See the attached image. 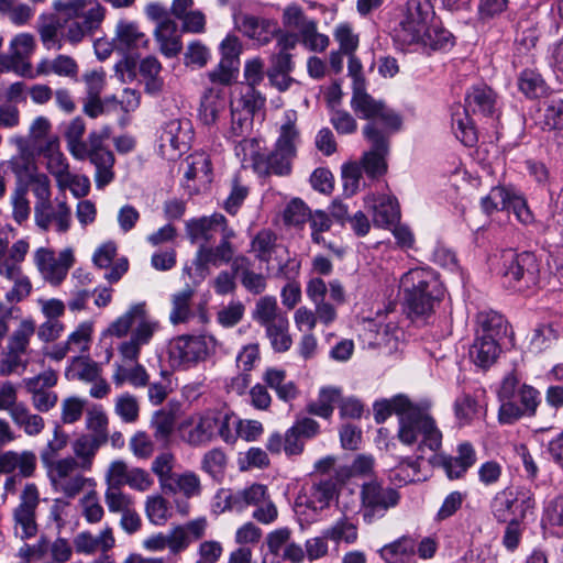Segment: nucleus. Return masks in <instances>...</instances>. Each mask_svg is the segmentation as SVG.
<instances>
[{
	"label": "nucleus",
	"mask_w": 563,
	"mask_h": 563,
	"mask_svg": "<svg viewBox=\"0 0 563 563\" xmlns=\"http://www.w3.org/2000/svg\"><path fill=\"white\" fill-rule=\"evenodd\" d=\"M542 526L563 532V495L548 500L543 507Z\"/></svg>",
	"instance_id": "09e8293b"
},
{
	"label": "nucleus",
	"mask_w": 563,
	"mask_h": 563,
	"mask_svg": "<svg viewBox=\"0 0 563 563\" xmlns=\"http://www.w3.org/2000/svg\"><path fill=\"white\" fill-rule=\"evenodd\" d=\"M63 23L56 14H42L37 21V32L43 45L48 49H60L64 37H62Z\"/></svg>",
	"instance_id": "393cba45"
},
{
	"label": "nucleus",
	"mask_w": 563,
	"mask_h": 563,
	"mask_svg": "<svg viewBox=\"0 0 563 563\" xmlns=\"http://www.w3.org/2000/svg\"><path fill=\"white\" fill-rule=\"evenodd\" d=\"M191 139L192 126L189 120H170L161 128L158 136L161 154L168 159H175L188 150Z\"/></svg>",
	"instance_id": "2eb2a0df"
},
{
	"label": "nucleus",
	"mask_w": 563,
	"mask_h": 563,
	"mask_svg": "<svg viewBox=\"0 0 563 563\" xmlns=\"http://www.w3.org/2000/svg\"><path fill=\"white\" fill-rule=\"evenodd\" d=\"M66 376L85 382H95L100 376V367L96 362L89 358L75 356L66 371Z\"/></svg>",
	"instance_id": "79ce46f5"
},
{
	"label": "nucleus",
	"mask_w": 563,
	"mask_h": 563,
	"mask_svg": "<svg viewBox=\"0 0 563 563\" xmlns=\"http://www.w3.org/2000/svg\"><path fill=\"white\" fill-rule=\"evenodd\" d=\"M175 427V417L165 410L156 411L151 420V428L156 441L167 443Z\"/></svg>",
	"instance_id": "de8ad7c7"
},
{
	"label": "nucleus",
	"mask_w": 563,
	"mask_h": 563,
	"mask_svg": "<svg viewBox=\"0 0 563 563\" xmlns=\"http://www.w3.org/2000/svg\"><path fill=\"white\" fill-rule=\"evenodd\" d=\"M243 45L235 34H228L219 45L221 59L216 70H239Z\"/></svg>",
	"instance_id": "bb28decb"
},
{
	"label": "nucleus",
	"mask_w": 563,
	"mask_h": 563,
	"mask_svg": "<svg viewBox=\"0 0 563 563\" xmlns=\"http://www.w3.org/2000/svg\"><path fill=\"white\" fill-rule=\"evenodd\" d=\"M534 506V496L529 489L518 488L514 492L506 488L496 493L490 501V511L498 522L506 523L512 518L525 519Z\"/></svg>",
	"instance_id": "f8f14e48"
},
{
	"label": "nucleus",
	"mask_w": 563,
	"mask_h": 563,
	"mask_svg": "<svg viewBox=\"0 0 563 563\" xmlns=\"http://www.w3.org/2000/svg\"><path fill=\"white\" fill-rule=\"evenodd\" d=\"M476 336H488L499 341L506 333V321L495 311H481L476 317Z\"/></svg>",
	"instance_id": "c756f323"
},
{
	"label": "nucleus",
	"mask_w": 563,
	"mask_h": 563,
	"mask_svg": "<svg viewBox=\"0 0 563 563\" xmlns=\"http://www.w3.org/2000/svg\"><path fill=\"white\" fill-rule=\"evenodd\" d=\"M10 417L27 435H37L44 429V419L38 415L31 413L24 404L14 407Z\"/></svg>",
	"instance_id": "f704fd0d"
},
{
	"label": "nucleus",
	"mask_w": 563,
	"mask_h": 563,
	"mask_svg": "<svg viewBox=\"0 0 563 563\" xmlns=\"http://www.w3.org/2000/svg\"><path fill=\"white\" fill-rule=\"evenodd\" d=\"M235 27L246 37L258 45L268 44L280 33L278 22L274 19L240 13L234 15Z\"/></svg>",
	"instance_id": "a211bd4d"
},
{
	"label": "nucleus",
	"mask_w": 563,
	"mask_h": 563,
	"mask_svg": "<svg viewBox=\"0 0 563 563\" xmlns=\"http://www.w3.org/2000/svg\"><path fill=\"white\" fill-rule=\"evenodd\" d=\"M516 400L520 402L519 406L523 415L532 417L540 404V393L532 386L522 385L518 390Z\"/></svg>",
	"instance_id": "13d9d810"
},
{
	"label": "nucleus",
	"mask_w": 563,
	"mask_h": 563,
	"mask_svg": "<svg viewBox=\"0 0 563 563\" xmlns=\"http://www.w3.org/2000/svg\"><path fill=\"white\" fill-rule=\"evenodd\" d=\"M324 538L336 543L344 541L345 543H354L357 540V528L347 517L343 516L333 526L327 528Z\"/></svg>",
	"instance_id": "a18cd8bd"
},
{
	"label": "nucleus",
	"mask_w": 563,
	"mask_h": 563,
	"mask_svg": "<svg viewBox=\"0 0 563 563\" xmlns=\"http://www.w3.org/2000/svg\"><path fill=\"white\" fill-rule=\"evenodd\" d=\"M394 132H386L377 126V121L368 122L363 128L364 137L369 142L371 148L362 157V165L366 175L378 178L387 172L386 157L389 154V139Z\"/></svg>",
	"instance_id": "9b49d317"
},
{
	"label": "nucleus",
	"mask_w": 563,
	"mask_h": 563,
	"mask_svg": "<svg viewBox=\"0 0 563 563\" xmlns=\"http://www.w3.org/2000/svg\"><path fill=\"white\" fill-rule=\"evenodd\" d=\"M35 333V325L30 320H23L10 335L0 361V375L9 376L24 372L29 365L26 358L30 340Z\"/></svg>",
	"instance_id": "9d476101"
},
{
	"label": "nucleus",
	"mask_w": 563,
	"mask_h": 563,
	"mask_svg": "<svg viewBox=\"0 0 563 563\" xmlns=\"http://www.w3.org/2000/svg\"><path fill=\"white\" fill-rule=\"evenodd\" d=\"M352 78L351 108L362 119L368 122L377 121V126L386 132H397L402 125L401 117L383 101L374 99L366 91L363 73H349Z\"/></svg>",
	"instance_id": "423d86ee"
},
{
	"label": "nucleus",
	"mask_w": 563,
	"mask_h": 563,
	"mask_svg": "<svg viewBox=\"0 0 563 563\" xmlns=\"http://www.w3.org/2000/svg\"><path fill=\"white\" fill-rule=\"evenodd\" d=\"M194 291L191 289H185L173 297V310L170 312V321L174 324L185 322L190 314L189 301L192 297Z\"/></svg>",
	"instance_id": "4d7b16f0"
},
{
	"label": "nucleus",
	"mask_w": 563,
	"mask_h": 563,
	"mask_svg": "<svg viewBox=\"0 0 563 563\" xmlns=\"http://www.w3.org/2000/svg\"><path fill=\"white\" fill-rule=\"evenodd\" d=\"M235 423L236 417L229 410H208L199 416L188 430L184 429L183 438L191 446L207 445L217 438H221L225 443H234Z\"/></svg>",
	"instance_id": "0eeeda50"
},
{
	"label": "nucleus",
	"mask_w": 563,
	"mask_h": 563,
	"mask_svg": "<svg viewBox=\"0 0 563 563\" xmlns=\"http://www.w3.org/2000/svg\"><path fill=\"white\" fill-rule=\"evenodd\" d=\"M417 539L405 534L385 544L378 550L379 556L385 563H417Z\"/></svg>",
	"instance_id": "412c9836"
},
{
	"label": "nucleus",
	"mask_w": 563,
	"mask_h": 563,
	"mask_svg": "<svg viewBox=\"0 0 563 563\" xmlns=\"http://www.w3.org/2000/svg\"><path fill=\"white\" fill-rule=\"evenodd\" d=\"M277 235L269 229H263L251 241V251L260 262L268 263L277 246Z\"/></svg>",
	"instance_id": "4c0bfd02"
},
{
	"label": "nucleus",
	"mask_w": 563,
	"mask_h": 563,
	"mask_svg": "<svg viewBox=\"0 0 563 563\" xmlns=\"http://www.w3.org/2000/svg\"><path fill=\"white\" fill-rule=\"evenodd\" d=\"M187 180L198 179L203 185L212 180V164L206 153H196L187 158V169L185 172Z\"/></svg>",
	"instance_id": "473e14b6"
},
{
	"label": "nucleus",
	"mask_w": 563,
	"mask_h": 563,
	"mask_svg": "<svg viewBox=\"0 0 563 563\" xmlns=\"http://www.w3.org/2000/svg\"><path fill=\"white\" fill-rule=\"evenodd\" d=\"M3 37L0 36V48ZM35 47L34 37L23 33L16 35L10 43L8 53L0 54V70H31L30 56Z\"/></svg>",
	"instance_id": "6ab92c4d"
},
{
	"label": "nucleus",
	"mask_w": 563,
	"mask_h": 563,
	"mask_svg": "<svg viewBox=\"0 0 563 563\" xmlns=\"http://www.w3.org/2000/svg\"><path fill=\"white\" fill-rule=\"evenodd\" d=\"M27 186L19 185L12 196L13 212L12 217L19 224L23 223L30 216L31 208L26 198Z\"/></svg>",
	"instance_id": "bf43d9fd"
},
{
	"label": "nucleus",
	"mask_w": 563,
	"mask_h": 563,
	"mask_svg": "<svg viewBox=\"0 0 563 563\" xmlns=\"http://www.w3.org/2000/svg\"><path fill=\"white\" fill-rule=\"evenodd\" d=\"M399 493L391 486L383 485L377 481H369L361 487V500L363 519L371 523L375 519L383 518L388 509L398 505Z\"/></svg>",
	"instance_id": "ddd939ff"
},
{
	"label": "nucleus",
	"mask_w": 563,
	"mask_h": 563,
	"mask_svg": "<svg viewBox=\"0 0 563 563\" xmlns=\"http://www.w3.org/2000/svg\"><path fill=\"white\" fill-rule=\"evenodd\" d=\"M40 494L35 484L29 483L20 496V504L13 510L15 527H21V539H30L37 533L36 509Z\"/></svg>",
	"instance_id": "f3484780"
},
{
	"label": "nucleus",
	"mask_w": 563,
	"mask_h": 563,
	"mask_svg": "<svg viewBox=\"0 0 563 563\" xmlns=\"http://www.w3.org/2000/svg\"><path fill=\"white\" fill-rule=\"evenodd\" d=\"M90 163L96 167V186L101 189L109 185L113 178L114 155L109 148L89 153Z\"/></svg>",
	"instance_id": "c85d7f7f"
},
{
	"label": "nucleus",
	"mask_w": 563,
	"mask_h": 563,
	"mask_svg": "<svg viewBox=\"0 0 563 563\" xmlns=\"http://www.w3.org/2000/svg\"><path fill=\"white\" fill-rule=\"evenodd\" d=\"M113 41L115 48L121 52L136 48L140 45L147 47L150 44V40L140 30L139 24L126 20H120L117 23Z\"/></svg>",
	"instance_id": "5701e85b"
},
{
	"label": "nucleus",
	"mask_w": 563,
	"mask_h": 563,
	"mask_svg": "<svg viewBox=\"0 0 563 563\" xmlns=\"http://www.w3.org/2000/svg\"><path fill=\"white\" fill-rule=\"evenodd\" d=\"M311 212L301 199L295 198L285 208L284 220L287 224L299 227L307 222Z\"/></svg>",
	"instance_id": "6e6d98bb"
},
{
	"label": "nucleus",
	"mask_w": 563,
	"mask_h": 563,
	"mask_svg": "<svg viewBox=\"0 0 563 563\" xmlns=\"http://www.w3.org/2000/svg\"><path fill=\"white\" fill-rule=\"evenodd\" d=\"M504 285L517 291L536 286L539 282L540 265L534 253L523 251L505 255Z\"/></svg>",
	"instance_id": "1a4fd4ad"
},
{
	"label": "nucleus",
	"mask_w": 563,
	"mask_h": 563,
	"mask_svg": "<svg viewBox=\"0 0 563 563\" xmlns=\"http://www.w3.org/2000/svg\"><path fill=\"white\" fill-rule=\"evenodd\" d=\"M500 353L497 340L488 336H476L471 349L470 356L472 361L482 368L492 366Z\"/></svg>",
	"instance_id": "a878e982"
},
{
	"label": "nucleus",
	"mask_w": 563,
	"mask_h": 563,
	"mask_svg": "<svg viewBox=\"0 0 563 563\" xmlns=\"http://www.w3.org/2000/svg\"><path fill=\"white\" fill-rule=\"evenodd\" d=\"M224 228H230L227 218L221 213H213L210 217L190 219L186 222V232L191 243L202 241L201 244L209 245L214 240V234L223 233Z\"/></svg>",
	"instance_id": "aec40b11"
},
{
	"label": "nucleus",
	"mask_w": 563,
	"mask_h": 563,
	"mask_svg": "<svg viewBox=\"0 0 563 563\" xmlns=\"http://www.w3.org/2000/svg\"><path fill=\"white\" fill-rule=\"evenodd\" d=\"M433 20L434 11L430 0H408L401 19L394 27V37L405 45L420 44Z\"/></svg>",
	"instance_id": "6e6552de"
},
{
	"label": "nucleus",
	"mask_w": 563,
	"mask_h": 563,
	"mask_svg": "<svg viewBox=\"0 0 563 563\" xmlns=\"http://www.w3.org/2000/svg\"><path fill=\"white\" fill-rule=\"evenodd\" d=\"M471 113L485 119L498 115L497 95L486 84L474 85L465 96L463 111H456L452 115L454 133L465 146H473L477 142L475 122Z\"/></svg>",
	"instance_id": "7ed1b4c3"
},
{
	"label": "nucleus",
	"mask_w": 563,
	"mask_h": 563,
	"mask_svg": "<svg viewBox=\"0 0 563 563\" xmlns=\"http://www.w3.org/2000/svg\"><path fill=\"white\" fill-rule=\"evenodd\" d=\"M397 409L404 412L399 420L398 439L406 445L418 444V451L423 452L427 446L431 451H438L442 444V433L438 429L434 419L429 415L430 402H412L409 398H400Z\"/></svg>",
	"instance_id": "f257e3e1"
},
{
	"label": "nucleus",
	"mask_w": 563,
	"mask_h": 563,
	"mask_svg": "<svg viewBox=\"0 0 563 563\" xmlns=\"http://www.w3.org/2000/svg\"><path fill=\"white\" fill-rule=\"evenodd\" d=\"M400 398H408L406 395H397L393 397L391 399H383L374 402L373 410H374V419L376 423H383L387 420L388 417L391 416V413H396L398 416V420L404 416V412H400L397 408L398 399Z\"/></svg>",
	"instance_id": "680f3d73"
},
{
	"label": "nucleus",
	"mask_w": 563,
	"mask_h": 563,
	"mask_svg": "<svg viewBox=\"0 0 563 563\" xmlns=\"http://www.w3.org/2000/svg\"><path fill=\"white\" fill-rule=\"evenodd\" d=\"M145 314V303L133 305L123 316L114 320L108 332L117 338L125 336L132 327Z\"/></svg>",
	"instance_id": "a19ab883"
},
{
	"label": "nucleus",
	"mask_w": 563,
	"mask_h": 563,
	"mask_svg": "<svg viewBox=\"0 0 563 563\" xmlns=\"http://www.w3.org/2000/svg\"><path fill=\"white\" fill-rule=\"evenodd\" d=\"M239 511L249 506H258L267 499V487L262 484H253L241 490H236Z\"/></svg>",
	"instance_id": "864d4df0"
},
{
	"label": "nucleus",
	"mask_w": 563,
	"mask_h": 563,
	"mask_svg": "<svg viewBox=\"0 0 563 563\" xmlns=\"http://www.w3.org/2000/svg\"><path fill=\"white\" fill-rule=\"evenodd\" d=\"M86 423L87 428L92 431L91 435L102 439L103 442L108 441V417L100 406H93L88 410Z\"/></svg>",
	"instance_id": "603ef678"
},
{
	"label": "nucleus",
	"mask_w": 563,
	"mask_h": 563,
	"mask_svg": "<svg viewBox=\"0 0 563 563\" xmlns=\"http://www.w3.org/2000/svg\"><path fill=\"white\" fill-rule=\"evenodd\" d=\"M145 509L148 519L155 525H164L169 516L168 503L159 495L148 497Z\"/></svg>",
	"instance_id": "052dcab7"
},
{
	"label": "nucleus",
	"mask_w": 563,
	"mask_h": 563,
	"mask_svg": "<svg viewBox=\"0 0 563 563\" xmlns=\"http://www.w3.org/2000/svg\"><path fill=\"white\" fill-rule=\"evenodd\" d=\"M307 221L311 229V241L314 244L324 243V239L321 234L331 229V217L323 210H314Z\"/></svg>",
	"instance_id": "5fc2aeb1"
},
{
	"label": "nucleus",
	"mask_w": 563,
	"mask_h": 563,
	"mask_svg": "<svg viewBox=\"0 0 563 563\" xmlns=\"http://www.w3.org/2000/svg\"><path fill=\"white\" fill-rule=\"evenodd\" d=\"M336 495V483L332 479H324L316 483L311 487V499L309 507L313 509H324L329 507L331 500Z\"/></svg>",
	"instance_id": "c03bdc74"
},
{
	"label": "nucleus",
	"mask_w": 563,
	"mask_h": 563,
	"mask_svg": "<svg viewBox=\"0 0 563 563\" xmlns=\"http://www.w3.org/2000/svg\"><path fill=\"white\" fill-rule=\"evenodd\" d=\"M420 44L433 51L448 49L454 45V36L434 19L428 25Z\"/></svg>",
	"instance_id": "2f4dec72"
},
{
	"label": "nucleus",
	"mask_w": 563,
	"mask_h": 563,
	"mask_svg": "<svg viewBox=\"0 0 563 563\" xmlns=\"http://www.w3.org/2000/svg\"><path fill=\"white\" fill-rule=\"evenodd\" d=\"M115 412L124 422H134L139 418V404L131 394H123L118 397L115 402Z\"/></svg>",
	"instance_id": "338daca9"
},
{
	"label": "nucleus",
	"mask_w": 563,
	"mask_h": 563,
	"mask_svg": "<svg viewBox=\"0 0 563 563\" xmlns=\"http://www.w3.org/2000/svg\"><path fill=\"white\" fill-rule=\"evenodd\" d=\"M137 65L139 70H162V65L155 56L148 55L139 62V56L133 53L125 54L114 65V70H135Z\"/></svg>",
	"instance_id": "3c124183"
},
{
	"label": "nucleus",
	"mask_w": 563,
	"mask_h": 563,
	"mask_svg": "<svg viewBox=\"0 0 563 563\" xmlns=\"http://www.w3.org/2000/svg\"><path fill=\"white\" fill-rule=\"evenodd\" d=\"M334 40L340 45L343 54H352L358 46V36L353 33L352 27L347 23L339 24L334 30Z\"/></svg>",
	"instance_id": "e2e57ef3"
},
{
	"label": "nucleus",
	"mask_w": 563,
	"mask_h": 563,
	"mask_svg": "<svg viewBox=\"0 0 563 563\" xmlns=\"http://www.w3.org/2000/svg\"><path fill=\"white\" fill-rule=\"evenodd\" d=\"M178 25L174 20H164L154 30V37L159 45L161 53L168 57H176L183 49Z\"/></svg>",
	"instance_id": "b1692460"
},
{
	"label": "nucleus",
	"mask_w": 563,
	"mask_h": 563,
	"mask_svg": "<svg viewBox=\"0 0 563 563\" xmlns=\"http://www.w3.org/2000/svg\"><path fill=\"white\" fill-rule=\"evenodd\" d=\"M476 462V452L470 442L457 445L456 456H443L441 466L450 479L462 478Z\"/></svg>",
	"instance_id": "4be33fe9"
},
{
	"label": "nucleus",
	"mask_w": 563,
	"mask_h": 563,
	"mask_svg": "<svg viewBox=\"0 0 563 563\" xmlns=\"http://www.w3.org/2000/svg\"><path fill=\"white\" fill-rule=\"evenodd\" d=\"M289 322L287 318H279L277 322L272 323L266 330V335L271 341L275 352L282 353L290 349L292 340L288 333Z\"/></svg>",
	"instance_id": "58836bf2"
},
{
	"label": "nucleus",
	"mask_w": 563,
	"mask_h": 563,
	"mask_svg": "<svg viewBox=\"0 0 563 563\" xmlns=\"http://www.w3.org/2000/svg\"><path fill=\"white\" fill-rule=\"evenodd\" d=\"M400 219V210L395 198L385 197L374 207L373 222L376 227L387 228Z\"/></svg>",
	"instance_id": "e433bc0d"
},
{
	"label": "nucleus",
	"mask_w": 563,
	"mask_h": 563,
	"mask_svg": "<svg viewBox=\"0 0 563 563\" xmlns=\"http://www.w3.org/2000/svg\"><path fill=\"white\" fill-rule=\"evenodd\" d=\"M104 443L102 439L95 438L91 434H82L74 441L73 450L75 455L80 459V468L85 471L91 468L92 459L99 448Z\"/></svg>",
	"instance_id": "72a5a7b5"
},
{
	"label": "nucleus",
	"mask_w": 563,
	"mask_h": 563,
	"mask_svg": "<svg viewBox=\"0 0 563 563\" xmlns=\"http://www.w3.org/2000/svg\"><path fill=\"white\" fill-rule=\"evenodd\" d=\"M405 292V303L408 316L413 319H424L434 311L444 295L442 284L432 271L415 268L405 273L400 279Z\"/></svg>",
	"instance_id": "f03ea898"
},
{
	"label": "nucleus",
	"mask_w": 563,
	"mask_h": 563,
	"mask_svg": "<svg viewBox=\"0 0 563 563\" xmlns=\"http://www.w3.org/2000/svg\"><path fill=\"white\" fill-rule=\"evenodd\" d=\"M92 323L89 321L81 322L77 329L68 335L67 344L71 350L78 349L80 352L89 350L91 342Z\"/></svg>",
	"instance_id": "0e129e2a"
},
{
	"label": "nucleus",
	"mask_w": 563,
	"mask_h": 563,
	"mask_svg": "<svg viewBox=\"0 0 563 563\" xmlns=\"http://www.w3.org/2000/svg\"><path fill=\"white\" fill-rule=\"evenodd\" d=\"M511 195L501 186L493 187L489 194L482 198L481 206L486 214L510 208Z\"/></svg>",
	"instance_id": "8fccbe9b"
},
{
	"label": "nucleus",
	"mask_w": 563,
	"mask_h": 563,
	"mask_svg": "<svg viewBox=\"0 0 563 563\" xmlns=\"http://www.w3.org/2000/svg\"><path fill=\"white\" fill-rule=\"evenodd\" d=\"M279 318H287L278 308L277 300L273 296H265L258 299L253 311V319L262 327L267 328L277 322Z\"/></svg>",
	"instance_id": "c9c22d12"
},
{
	"label": "nucleus",
	"mask_w": 563,
	"mask_h": 563,
	"mask_svg": "<svg viewBox=\"0 0 563 563\" xmlns=\"http://www.w3.org/2000/svg\"><path fill=\"white\" fill-rule=\"evenodd\" d=\"M296 121V111L288 110L285 112V122L280 128L275 150L269 153H256L253 156V166L257 173L263 175L275 174L278 176L290 173V161L296 154L295 141L299 137L295 125Z\"/></svg>",
	"instance_id": "39448f33"
},
{
	"label": "nucleus",
	"mask_w": 563,
	"mask_h": 563,
	"mask_svg": "<svg viewBox=\"0 0 563 563\" xmlns=\"http://www.w3.org/2000/svg\"><path fill=\"white\" fill-rule=\"evenodd\" d=\"M266 98L256 89L246 88L241 92V97L231 103L232 107H239L240 111L255 118L264 111Z\"/></svg>",
	"instance_id": "37998d69"
},
{
	"label": "nucleus",
	"mask_w": 563,
	"mask_h": 563,
	"mask_svg": "<svg viewBox=\"0 0 563 563\" xmlns=\"http://www.w3.org/2000/svg\"><path fill=\"white\" fill-rule=\"evenodd\" d=\"M209 355V341L203 335H181L169 346V358L185 369L205 361Z\"/></svg>",
	"instance_id": "dca6fc26"
},
{
	"label": "nucleus",
	"mask_w": 563,
	"mask_h": 563,
	"mask_svg": "<svg viewBox=\"0 0 563 563\" xmlns=\"http://www.w3.org/2000/svg\"><path fill=\"white\" fill-rule=\"evenodd\" d=\"M67 441L68 435L62 432L59 427H56L54 430V439L48 441L46 448L41 452V461L44 466H49L54 462L58 452L67 445Z\"/></svg>",
	"instance_id": "69168bd1"
},
{
	"label": "nucleus",
	"mask_w": 563,
	"mask_h": 563,
	"mask_svg": "<svg viewBox=\"0 0 563 563\" xmlns=\"http://www.w3.org/2000/svg\"><path fill=\"white\" fill-rule=\"evenodd\" d=\"M227 101L220 90L208 89L201 98L199 119L205 125L216 124L219 114L225 110Z\"/></svg>",
	"instance_id": "cd10ccee"
},
{
	"label": "nucleus",
	"mask_w": 563,
	"mask_h": 563,
	"mask_svg": "<svg viewBox=\"0 0 563 563\" xmlns=\"http://www.w3.org/2000/svg\"><path fill=\"white\" fill-rule=\"evenodd\" d=\"M313 19H309L299 5H288L283 12V25L288 30H296L298 35L307 33L312 27Z\"/></svg>",
	"instance_id": "49530a36"
},
{
	"label": "nucleus",
	"mask_w": 563,
	"mask_h": 563,
	"mask_svg": "<svg viewBox=\"0 0 563 563\" xmlns=\"http://www.w3.org/2000/svg\"><path fill=\"white\" fill-rule=\"evenodd\" d=\"M540 37L538 24L531 20H522L517 23L516 30V51L521 53L530 52L536 47Z\"/></svg>",
	"instance_id": "ea45409f"
},
{
	"label": "nucleus",
	"mask_w": 563,
	"mask_h": 563,
	"mask_svg": "<svg viewBox=\"0 0 563 563\" xmlns=\"http://www.w3.org/2000/svg\"><path fill=\"white\" fill-rule=\"evenodd\" d=\"M220 236V242L216 246L199 245L194 265L201 277L208 274L209 265L218 267L222 264H229L233 260V255L236 251L232 243V240L236 236L235 231L231 227L224 228Z\"/></svg>",
	"instance_id": "4468645a"
},
{
	"label": "nucleus",
	"mask_w": 563,
	"mask_h": 563,
	"mask_svg": "<svg viewBox=\"0 0 563 563\" xmlns=\"http://www.w3.org/2000/svg\"><path fill=\"white\" fill-rule=\"evenodd\" d=\"M519 90L529 99L548 97L552 88L540 73H521L518 78Z\"/></svg>",
	"instance_id": "7c9ffc66"
},
{
	"label": "nucleus",
	"mask_w": 563,
	"mask_h": 563,
	"mask_svg": "<svg viewBox=\"0 0 563 563\" xmlns=\"http://www.w3.org/2000/svg\"><path fill=\"white\" fill-rule=\"evenodd\" d=\"M543 130H562L563 129V101H552L547 106L542 121Z\"/></svg>",
	"instance_id": "774afa93"
},
{
	"label": "nucleus",
	"mask_w": 563,
	"mask_h": 563,
	"mask_svg": "<svg viewBox=\"0 0 563 563\" xmlns=\"http://www.w3.org/2000/svg\"><path fill=\"white\" fill-rule=\"evenodd\" d=\"M53 8L58 12H65L67 19L62 21V37L70 44H77L87 36H92L100 27L106 10L96 0H69L67 2L56 0Z\"/></svg>",
	"instance_id": "20e7f679"
}]
</instances>
